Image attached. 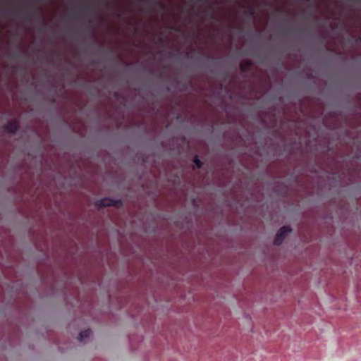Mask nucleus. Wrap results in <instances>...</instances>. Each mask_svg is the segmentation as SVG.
I'll use <instances>...</instances> for the list:
<instances>
[{
	"label": "nucleus",
	"instance_id": "nucleus-1",
	"mask_svg": "<svg viewBox=\"0 0 361 361\" xmlns=\"http://www.w3.org/2000/svg\"><path fill=\"white\" fill-rule=\"evenodd\" d=\"M96 205L100 208H104L110 206H115L116 207H121L123 205L121 200H114L109 198H103L98 200Z\"/></svg>",
	"mask_w": 361,
	"mask_h": 361
},
{
	"label": "nucleus",
	"instance_id": "nucleus-2",
	"mask_svg": "<svg viewBox=\"0 0 361 361\" xmlns=\"http://www.w3.org/2000/svg\"><path fill=\"white\" fill-rule=\"evenodd\" d=\"M19 125L18 122L16 119L10 120L6 125L3 126V129L5 132L14 134L18 130Z\"/></svg>",
	"mask_w": 361,
	"mask_h": 361
},
{
	"label": "nucleus",
	"instance_id": "nucleus-3",
	"mask_svg": "<svg viewBox=\"0 0 361 361\" xmlns=\"http://www.w3.org/2000/svg\"><path fill=\"white\" fill-rule=\"evenodd\" d=\"M92 331L88 329L80 332L78 339L80 342H85V339L90 336Z\"/></svg>",
	"mask_w": 361,
	"mask_h": 361
},
{
	"label": "nucleus",
	"instance_id": "nucleus-4",
	"mask_svg": "<svg viewBox=\"0 0 361 361\" xmlns=\"http://www.w3.org/2000/svg\"><path fill=\"white\" fill-rule=\"evenodd\" d=\"M252 65V63L251 60L247 59L240 63L239 68L242 72L245 73L248 71V69L251 67Z\"/></svg>",
	"mask_w": 361,
	"mask_h": 361
},
{
	"label": "nucleus",
	"instance_id": "nucleus-5",
	"mask_svg": "<svg viewBox=\"0 0 361 361\" xmlns=\"http://www.w3.org/2000/svg\"><path fill=\"white\" fill-rule=\"evenodd\" d=\"M292 231V229L289 226L281 227L277 233H281V237L285 240L287 235Z\"/></svg>",
	"mask_w": 361,
	"mask_h": 361
},
{
	"label": "nucleus",
	"instance_id": "nucleus-6",
	"mask_svg": "<svg viewBox=\"0 0 361 361\" xmlns=\"http://www.w3.org/2000/svg\"><path fill=\"white\" fill-rule=\"evenodd\" d=\"M283 240L284 239L283 237H281V233H277L274 240V244L276 245H279L283 243Z\"/></svg>",
	"mask_w": 361,
	"mask_h": 361
},
{
	"label": "nucleus",
	"instance_id": "nucleus-7",
	"mask_svg": "<svg viewBox=\"0 0 361 361\" xmlns=\"http://www.w3.org/2000/svg\"><path fill=\"white\" fill-rule=\"evenodd\" d=\"M195 164L196 165L197 169L202 168L203 163L202 161H200L197 156L195 157L193 160Z\"/></svg>",
	"mask_w": 361,
	"mask_h": 361
},
{
	"label": "nucleus",
	"instance_id": "nucleus-8",
	"mask_svg": "<svg viewBox=\"0 0 361 361\" xmlns=\"http://www.w3.org/2000/svg\"><path fill=\"white\" fill-rule=\"evenodd\" d=\"M247 12H248V14L250 17H253L254 15H255V10L252 7H248L247 8Z\"/></svg>",
	"mask_w": 361,
	"mask_h": 361
},
{
	"label": "nucleus",
	"instance_id": "nucleus-9",
	"mask_svg": "<svg viewBox=\"0 0 361 361\" xmlns=\"http://www.w3.org/2000/svg\"><path fill=\"white\" fill-rule=\"evenodd\" d=\"M8 14H11V15H17V13L15 11H8Z\"/></svg>",
	"mask_w": 361,
	"mask_h": 361
},
{
	"label": "nucleus",
	"instance_id": "nucleus-10",
	"mask_svg": "<svg viewBox=\"0 0 361 361\" xmlns=\"http://www.w3.org/2000/svg\"><path fill=\"white\" fill-rule=\"evenodd\" d=\"M158 41H159V42L162 43L163 42V38L162 37H159Z\"/></svg>",
	"mask_w": 361,
	"mask_h": 361
},
{
	"label": "nucleus",
	"instance_id": "nucleus-11",
	"mask_svg": "<svg viewBox=\"0 0 361 361\" xmlns=\"http://www.w3.org/2000/svg\"><path fill=\"white\" fill-rule=\"evenodd\" d=\"M37 1H39V2H42V0H37Z\"/></svg>",
	"mask_w": 361,
	"mask_h": 361
}]
</instances>
